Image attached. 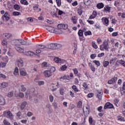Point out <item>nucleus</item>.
Returning a JSON list of instances; mask_svg holds the SVG:
<instances>
[{
	"mask_svg": "<svg viewBox=\"0 0 125 125\" xmlns=\"http://www.w3.org/2000/svg\"><path fill=\"white\" fill-rule=\"evenodd\" d=\"M83 112L84 114V116H88L89 114V106H85L83 107Z\"/></svg>",
	"mask_w": 125,
	"mask_h": 125,
	"instance_id": "obj_6",
	"label": "nucleus"
},
{
	"mask_svg": "<svg viewBox=\"0 0 125 125\" xmlns=\"http://www.w3.org/2000/svg\"><path fill=\"white\" fill-rule=\"evenodd\" d=\"M43 74L45 78H49L50 77H51V76H52V72H51V71L48 70H45L43 72Z\"/></svg>",
	"mask_w": 125,
	"mask_h": 125,
	"instance_id": "obj_8",
	"label": "nucleus"
},
{
	"mask_svg": "<svg viewBox=\"0 0 125 125\" xmlns=\"http://www.w3.org/2000/svg\"><path fill=\"white\" fill-rule=\"evenodd\" d=\"M114 108V105L111 103H106L104 106V109H113Z\"/></svg>",
	"mask_w": 125,
	"mask_h": 125,
	"instance_id": "obj_7",
	"label": "nucleus"
},
{
	"mask_svg": "<svg viewBox=\"0 0 125 125\" xmlns=\"http://www.w3.org/2000/svg\"><path fill=\"white\" fill-rule=\"evenodd\" d=\"M97 7L99 9H101V8H103V7H104V4H103V3H99L97 5Z\"/></svg>",
	"mask_w": 125,
	"mask_h": 125,
	"instance_id": "obj_30",
	"label": "nucleus"
},
{
	"mask_svg": "<svg viewBox=\"0 0 125 125\" xmlns=\"http://www.w3.org/2000/svg\"><path fill=\"white\" fill-rule=\"evenodd\" d=\"M2 60L3 61H4V63H6V64H7L9 60L8 57H7V56H5L2 58Z\"/></svg>",
	"mask_w": 125,
	"mask_h": 125,
	"instance_id": "obj_33",
	"label": "nucleus"
},
{
	"mask_svg": "<svg viewBox=\"0 0 125 125\" xmlns=\"http://www.w3.org/2000/svg\"><path fill=\"white\" fill-rule=\"evenodd\" d=\"M58 6H61V0H56Z\"/></svg>",
	"mask_w": 125,
	"mask_h": 125,
	"instance_id": "obj_52",
	"label": "nucleus"
},
{
	"mask_svg": "<svg viewBox=\"0 0 125 125\" xmlns=\"http://www.w3.org/2000/svg\"><path fill=\"white\" fill-rule=\"evenodd\" d=\"M13 15L14 16H18V15H20V12H14L13 13Z\"/></svg>",
	"mask_w": 125,
	"mask_h": 125,
	"instance_id": "obj_57",
	"label": "nucleus"
},
{
	"mask_svg": "<svg viewBox=\"0 0 125 125\" xmlns=\"http://www.w3.org/2000/svg\"><path fill=\"white\" fill-rule=\"evenodd\" d=\"M90 2V1L89 0H83V3L85 4V5H88Z\"/></svg>",
	"mask_w": 125,
	"mask_h": 125,
	"instance_id": "obj_47",
	"label": "nucleus"
},
{
	"mask_svg": "<svg viewBox=\"0 0 125 125\" xmlns=\"http://www.w3.org/2000/svg\"><path fill=\"white\" fill-rule=\"evenodd\" d=\"M26 19L27 20V22H33L34 21V20L33 19V18H32V17L27 18Z\"/></svg>",
	"mask_w": 125,
	"mask_h": 125,
	"instance_id": "obj_54",
	"label": "nucleus"
},
{
	"mask_svg": "<svg viewBox=\"0 0 125 125\" xmlns=\"http://www.w3.org/2000/svg\"><path fill=\"white\" fill-rule=\"evenodd\" d=\"M93 63H94L98 67L100 66L101 63H100V62L99 61L94 60L93 61Z\"/></svg>",
	"mask_w": 125,
	"mask_h": 125,
	"instance_id": "obj_36",
	"label": "nucleus"
},
{
	"mask_svg": "<svg viewBox=\"0 0 125 125\" xmlns=\"http://www.w3.org/2000/svg\"><path fill=\"white\" fill-rule=\"evenodd\" d=\"M13 43L16 46H19V45H23L26 44L27 45H30L32 42H27L24 41L23 39H18L13 41Z\"/></svg>",
	"mask_w": 125,
	"mask_h": 125,
	"instance_id": "obj_1",
	"label": "nucleus"
},
{
	"mask_svg": "<svg viewBox=\"0 0 125 125\" xmlns=\"http://www.w3.org/2000/svg\"><path fill=\"white\" fill-rule=\"evenodd\" d=\"M96 15H97V12H96L95 11H94L92 15L89 17V19H93L94 18H95V17H96Z\"/></svg>",
	"mask_w": 125,
	"mask_h": 125,
	"instance_id": "obj_22",
	"label": "nucleus"
},
{
	"mask_svg": "<svg viewBox=\"0 0 125 125\" xmlns=\"http://www.w3.org/2000/svg\"><path fill=\"white\" fill-rule=\"evenodd\" d=\"M78 13L79 15H82L83 14V10L81 8L78 9Z\"/></svg>",
	"mask_w": 125,
	"mask_h": 125,
	"instance_id": "obj_55",
	"label": "nucleus"
},
{
	"mask_svg": "<svg viewBox=\"0 0 125 125\" xmlns=\"http://www.w3.org/2000/svg\"><path fill=\"white\" fill-rule=\"evenodd\" d=\"M73 71L75 75H77L78 73H79V71H78V69L77 68L73 69Z\"/></svg>",
	"mask_w": 125,
	"mask_h": 125,
	"instance_id": "obj_64",
	"label": "nucleus"
},
{
	"mask_svg": "<svg viewBox=\"0 0 125 125\" xmlns=\"http://www.w3.org/2000/svg\"><path fill=\"white\" fill-rule=\"evenodd\" d=\"M71 20L73 23V24H77V21L78 20V18L76 16H72L71 18Z\"/></svg>",
	"mask_w": 125,
	"mask_h": 125,
	"instance_id": "obj_23",
	"label": "nucleus"
},
{
	"mask_svg": "<svg viewBox=\"0 0 125 125\" xmlns=\"http://www.w3.org/2000/svg\"><path fill=\"white\" fill-rule=\"evenodd\" d=\"M7 64V63H6H6L3 62H0V68H5Z\"/></svg>",
	"mask_w": 125,
	"mask_h": 125,
	"instance_id": "obj_32",
	"label": "nucleus"
},
{
	"mask_svg": "<svg viewBox=\"0 0 125 125\" xmlns=\"http://www.w3.org/2000/svg\"><path fill=\"white\" fill-rule=\"evenodd\" d=\"M56 68H55V67L54 66H52L50 69L49 70V71H50V72H51L52 73H53L54 72H55V70H56Z\"/></svg>",
	"mask_w": 125,
	"mask_h": 125,
	"instance_id": "obj_58",
	"label": "nucleus"
},
{
	"mask_svg": "<svg viewBox=\"0 0 125 125\" xmlns=\"http://www.w3.org/2000/svg\"><path fill=\"white\" fill-rule=\"evenodd\" d=\"M3 115L6 117V118L9 119L11 121L13 120V115L10 111H4Z\"/></svg>",
	"mask_w": 125,
	"mask_h": 125,
	"instance_id": "obj_3",
	"label": "nucleus"
},
{
	"mask_svg": "<svg viewBox=\"0 0 125 125\" xmlns=\"http://www.w3.org/2000/svg\"><path fill=\"white\" fill-rule=\"evenodd\" d=\"M49 100L50 102H53V101L54 100V97L53 96H52V95H50L49 96Z\"/></svg>",
	"mask_w": 125,
	"mask_h": 125,
	"instance_id": "obj_53",
	"label": "nucleus"
},
{
	"mask_svg": "<svg viewBox=\"0 0 125 125\" xmlns=\"http://www.w3.org/2000/svg\"><path fill=\"white\" fill-rule=\"evenodd\" d=\"M26 105H27V102H23L21 105V109L24 110Z\"/></svg>",
	"mask_w": 125,
	"mask_h": 125,
	"instance_id": "obj_25",
	"label": "nucleus"
},
{
	"mask_svg": "<svg viewBox=\"0 0 125 125\" xmlns=\"http://www.w3.org/2000/svg\"><path fill=\"white\" fill-rule=\"evenodd\" d=\"M14 8L16 10H19V9H20V6H19L18 4H15L14 5Z\"/></svg>",
	"mask_w": 125,
	"mask_h": 125,
	"instance_id": "obj_43",
	"label": "nucleus"
},
{
	"mask_svg": "<svg viewBox=\"0 0 125 125\" xmlns=\"http://www.w3.org/2000/svg\"><path fill=\"white\" fill-rule=\"evenodd\" d=\"M2 20H6V21H8V20L10 19V16L9 15L8 13L6 12L2 17Z\"/></svg>",
	"mask_w": 125,
	"mask_h": 125,
	"instance_id": "obj_9",
	"label": "nucleus"
},
{
	"mask_svg": "<svg viewBox=\"0 0 125 125\" xmlns=\"http://www.w3.org/2000/svg\"><path fill=\"white\" fill-rule=\"evenodd\" d=\"M116 61H117V58L116 57L112 58L110 60L109 63L110 64H111V65H114Z\"/></svg>",
	"mask_w": 125,
	"mask_h": 125,
	"instance_id": "obj_21",
	"label": "nucleus"
},
{
	"mask_svg": "<svg viewBox=\"0 0 125 125\" xmlns=\"http://www.w3.org/2000/svg\"><path fill=\"white\" fill-rule=\"evenodd\" d=\"M120 2H121L119 0L115 1L114 5L116 6V7H119V6H120V5L121 4Z\"/></svg>",
	"mask_w": 125,
	"mask_h": 125,
	"instance_id": "obj_34",
	"label": "nucleus"
},
{
	"mask_svg": "<svg viewBox=\"0 0 125 125\" xmlns=\"http://www.w3.org/2000/svg\"><path fill=\"white\" fill-rule=\"evenodd\" d=\"M25 55H26L27 56H33V55H35V53L31 52V51H28L25 52Z\"/></svg>",
	"mask_w": 125,
	"mask_h": 125,
	"instance_id": "obj_29",
	"label": "nucleus"
},
{
	"mask_svg": "<svg viewBox=\"0 0 125 125\" xmlns=\"http://www.w3.org/2000/svg\"><path fill=\"white\" fill-rule=\"evenodd\" d=\"M46 48H49V49H56L55 46V43H51L46 47Z\"/></svg>",
	"mask_w": 125,
	"mask_h": 125,
	"instance_id": "obj_16",
	"label": "nucleus"
},
{
	"mask_svg": "<svg viewBox=\"0 0 125 125\" xmlns=\"http://www.w3.org/2000/svg\"><path fill=\"white\" fill-rule=\"evenodd\" d=\"M13 96V92H10L8 94V97H12Z\"/></svg>",
	"mask_w": 125,
	"mask_h": 125,
	"instance_id": "obj_62",
	"label": "nucleus"
},
{
	"mask_svg": "<svg viewBox=\"0 0 125 125\" xmlns=\"http://www.w3.org/2000/svg\"><path fill=\"white\" fill-rule=\"evenodd\" d=\"M102 96H103V90L101 89L100 90H97L96 92V97L98 98L99 100H102Z\"/></svg>",
	"mask_w": 125,
	"mask_h": 125,
	"instance_id": "obj_4",
	"label": "nucleus"
},
{
	"mask_svg": "<svg viewBox=\"0 0 125 125\" xmlns=\"http://www.w3.org/2000/svg\"><path fill=\"white\" fill-rule=\"evenodd\" d=\"M54 61L56 63H61V59L58 58V57H55L54 59Z\"/></svg>",
	"mask_w": 125,
	"mask_h": 125,
	"instance_id": "obj_31",
	"label": "nucleus"
},
{
	"mask_svg": "<svg viewBox=\"0 0 125 125\" xmlns=\"http://www.w3.org/2000/svg\"><path fill=\"white\" fill-rule=\"evenodd\" d=\"M78 35L79 37H83V31L82 30H80L78 32Z\"/></svg>",
	"mask_w": 125,
	"mask_h": 125,
	"instance_id": "obj_45",
	"label": "nucleus"
},
{
	"mask_svg": "<svg viewBox=\"0 0 125 125\" xmlns=\"http://www.w3.org/2000/svg\"><path fill=\"white\" fill-rule=\"evenodd\" d=\"M104 11H106L107 12H110L111 7L109 5H105L104 7Z\"/></svg>",
	"mask_w": 125,
	"mask_h": 125,
	"instance_id": "obj_24",
	"label": "nucleus"
},
{
	"mask_svg": "<svg viewBox=\"0 0 125 125\" xmlns=\"http://www.w3.org/2000/svg\"><path fill=\"white\" fill-rule=\"evenodd\" d=\"M58 29H60L61 30H66L68 29V24H59L57 26Z\"/></svg>",
	"mask_w": 125,
	"mask_h": 125,
	"instance_id": "obj_5",
	"label": "nucleus"
},
{
	"mask_svg": "<svg viewBox=\"0 0 125 125\" xmlns=\"http://www.w3.org/2000/svg\"><path fill=\"white\" fill-rule=\"evenodd\" d=\"M20 75L21 76H23V77L26 76V75H27V72H26V71L21 68L20 69Z\"/></svg>",
	"mask_w": 125,
	"mask_h": 125,
	"instance_id": "obj_18",
	"label": "nucleus"
},
{
	"mask_svg": "<svg viewBox=\"0 0 125 125\" xmlns=\"http://www.w3.org/2000/svg\"><path fill=\"white\" fill-rule=\"evenodd\" d=\"M56 49H59L62 47V45L58 43H55Z\"/></svg>",
	"mask_w": 125,
	"mask_h": 125,
	"instance_id": "obj_40",
	"label": "nucleus"
},
{
	"mask_svg": "<svg viewBox=\"0 0 125 125\" xmlns=\"http://www.w3.org/2000/svg\"><path fill=\"white\" fill-rule=\"evenodd\" d=\"M45 29L50 33H55V28L52 26H46Z\"/></svg>",
	"mask_w": 125,
	"mask_h": 125,
	"instance_id": "obj_11",
	"label": "nucleus"
},
{
	"mask_svg": "<svg viewBox=\"0 0 125 125\" xmlns=\"http://www.w3.org/2000/svg\"><path fill=\"white\" fill-rule=\"evenodd\" d=\"M78 108H82L83 107V102L82 101H79L77 104Z\"/></svg>",
	"mask_w": 125,
	"mask_h": 125,
	"instance_id": "obj_46",
	"label": "nucleus"
},
{
	"mask_svg": "<svg viewBox=\"0 0 125 125\" xmlns=\"http://www.w3.org/2000/svg\"><path fill=\"white\" fill-rule=\"evenodd\" d=\"M2 45L4 46L7 45V42H6V40H3L2 41Z\"/></svg>",
	"mask_w": 125,
	"mask_h": 125,
	"instance_id": "obj_56",
	"label": "nucleus"
},
{
	"mask_svg": "<svg viewBox=\"0 0 125 125\" xmlns=\"http://www.w3.org/2000/svg\"><path fill=\"white\" fill-rule=\"evenodd\" d=\"M13 74L15 76H18L19 75V69H18V67H16L15 68Z\"/></svg>",
	"mask_w": 125,
	"mask_h": 125,
	"instance_id": "obj_26",
	"label": "nucleus"
},
{
	"mask_svg": "<svg viewBox=\"0 0 125 125\" xmlns=\"http://www.w3.org/2000/svg\"><path fill=\"white\" fill-rule=\"evenodd\" d=\"M92 45L93 47L94 48H95V49H97L98 48V46H97V45H96L95 42H92Z\"/></svg>",
	"mask_w": 125,
	"mask_h": 125,
	"instance_id": "obj_42",
	"label": "nucleus"
},
{
	"mask_svg": "<svg viewBox=\"0 0 125 125\" xmlns=\"http://www.w3.org/2000/svg\"><path fill=\"white\" fill-rule=\"evenodd\" d=\"M21 91L24 92L26 90V88L24 87L23 85H21Z\"/></svg>",
	"mask_w": 125,
	"mask_h": 125,
	"instance_id": "obj_51",
	"label": "nucleus"
},
{
	"mask_svg": "<svg viewBox=\"0 0 125 125\" xmlns=\"http://www.w3.org/2000/svg\"><path fill=\"white\" fill-rule=\"evenodd\" d=\"M7 86H8V83L7 82L0 83V89H3V88L7 87Z\"/></svg>",
	"mask_w": 125,
	"mask_h": 125,
	"instance_id": "obj_10",
	"label": "nucleus"
},
{
	"mask_svg": "<svg viewBox=\"0 0 125 125\" xmlns=\"http://www.w3.org/2000/svg\"><path fill=\"white\" fill-rule=\"evenodd\" d=\"M100 49L102 51H104V50L108 51L109 50V43L106 41L104 42L103 44L100 45Z\"/></svg>",
	"mask_w": 125,
	"mask_h": 125,
	"instance_id": "obj_2",
	"label": "nucleus"
},
{
	"mask_svg": "<svg viewBox=\"0 0 125 125\" xmlns=\"http://www.w3.org/2000/svg\"><path fill=\"white\" fill-rule=\"evenodd\" d=\"M84 35L85 36H91V35H92V33H91V31H88L84 32Z\"/></svg>",
	"mask_w": 125,
	"mask_h": 125,
	"instance_id": "obj_41",
	"label": "nucleus"
},
{
	"mask_svg": "<svg viewBox=\"0 0 125 125\" xmlns=\"http://www.w3.org/2000/svg\"><path fill=\"white\" fill-rule=\"evenodd\" d=\"M94 122V121L92 119V117H89V123L90 125H92L93 123Z\"/></svg>",
	"mask_w": 125,
	"mask_h": 125,
	"instance_id": "obj_49",
	"label": "nucleus"
},
{
	"mask_svg": "<svg viewBox=\"0 0 125 125\" xmlns=\"http://www.w3.org/2000/svg\"><path fill=\"white\" fill-rule=\"evenodd\" d=\"M119 101H120V100H119L118 99H115L114 101V104L116 107H118V104L119 103Z\"/></svg>",
	"mask_w": 125,
	"mask_h": 125,
	"instance_id": "obj_50",
	"label": "nucleus"
},
{
	"mask_svg": "<svg viewBox=\"0 0 125 125\" xmlns=\"http://www.w3.org/2000/svg\"><path fill=\"white\" fill-rule=\"evenodd\" d=\"M72 88L73 90H74V91H75V92H79L80 91H81V90H79V89H78V87H77V86L73 85L72 86Z\"/></svg>",
	"mask_w": 125,
	"mask_h": 125,
	"instance_id": "obj_27",
	"label": "nucleus"
},
{
	"mask_svg": "<svg viewBox=\"0 0 125 125\" xmlns=\"http://www.w3.org/2000/svg\"><path fill=\"white\" fill-rule=\"evenodd\" d=\"M20 2L21 3L24 4V5H28V4H29V3H28L26 0H21Z\"/></svg>",
	"mask_w": 125,
	"mask_h": 125,
	"instance_id": "obj_35",
	"label": "nucleus"
},
{
	"mask_svg": "<svg viewBox=\"0 0 125 125\" xmlns=\"http://www.w3.org/2000/svg\"><path fill=\"white\" fill-rule=\"evenodd\" d=\"M15 48L16 50L18 51V52H20L21 53H22V52H24V49L20 47L19 46H16Z\"/></svg>",
	"mask_w": 125,
	"mask_h": 125,
	"instance_id": "obj_19",
	"label": "nucleus"
},
{
	"mask_svg": "<svg viewBox=\"0 0 125 125\" xmlns=\"http://www.w3.org/2000/svg\"><path fill=\"white\" fill-rule=\"evenodd\" d=\"M4 104H5V100L0 95V105H4Z\"/></svg>",
	"mask_w": 125,
	"mask_h": 125,
	"instance_id": "obj_17",
	"label": "nucleus"
},
{
	"mask_svg": "<svg viewBox=\"0 0 125 125\" xmlns=\"http://www.w3.org/2000/svg\"><path fill=\"white\" fill-rule=\"evenodd\" d=\"M102 20L105 26H108L109 25V20L107 18L104 17L102 19Z\"/></svg>",
	"mask_w": 125,
	"mask_h": 125,
	"instance_id": "obj_12",
	"label": "nucleus"
},
{
	"mask_svg": "<svg viewBox=\"0 0 125 125\" xmlns=\"http://www.w3.org/2000/svg\"><path fill=\"white\" fill-rule=\"evenodd\" d=\"M118 121H121V122H125V118L122 116H119L117 117Z\"/></svg>",
	"mask_w": 125,
	"mask_h": 125,
	"instance_id": "obj_38",
	"label": "nucleus"
},
{
	"mask_svg": "<svg viewBox=\"0 0 125 125\" xmlns=\"http://www.w3.org/2000/svg\"><path fill=\"white\" fill-rule=\"evenodd\" d=\"M58 11V9H54L51 12V15L53 17L54 16H57V12Z\"/></svg>",
	"mask_w": 125,
	"mask_h": 125,
	"instance_id": "obj_14",
	"label": "nucleus"
},
{
	"mask_svg": "<svg viewBox=\"0 0 125 125\" xmlns=\"http://www.w3.org/2000/svg\"><path fill=\"white\" fill-rule=\"evenodd\" d=\"M42 68H49L50 67V64L46 62H44L42 64Z\"/></svg>",
	"mask_w": 125,
	"mask_h": 125,
	"instance_id": "obj_15",
	"label": "nucleus"
},
{
	"mask_svg": "<svg viewBox=\"0 0 125 125\" xmlns=\"http://www.w3.org/2000/svg\"><path fill=\"white\" fill-rule=\"evenodd\" d=\"M0 79H2L3 80H5L6 79V76L5 75L0 73Z\"/></svg>",
	"mask_w": 125,
	"mask_h": 125,
	"instance_id": "obj_44",
	"label": "nucleus"
},
{
	"mask_svg": "<svg viewBox=\"0 0 125 125\" xmlns=\"http://www.w3.org/2000/svg\"><path fill=\"white\" fill-rule=\"evenodd\" d=\"M27 116L28 117H32V116H33V113L31 111H28L27 113Z\"/></svg>",
	"mask_w": 125,
	"mask_h": 125,
	"instance_id": "obj_63",
	"label": "nucleus"
},
{
	"mask_svg": "<svg viewBox=\"0 0 125 125\" xmlns=\"http://www.w3.org/2000/svg\"><path fill=\"white\" fill-rule=\"evenodd\" d=\"M67 68H68V67L65 65H62L61 67V70L62 71H65L67 69Z\"/></svg>",
	"mask_w": 125,
	"mask_h": 125,
	"instance_id": "obj_48",
	"label": "nucleus"
},
{
	"mask_svg": "<svg viewBox=\"0 0 125 125\" xmlns=\"http://www.w3.org/2000/svg\"><path fill=\"white\" fill-rule=\"evenodd\" d=\"M39 8V4H36L33 6L34 10H37Z\"/></svg>",
	"mask_w": 125,
	"mask_h": 125,
	"instance_id": "obj_60",
	"label": "nucleus"
},
{
	"mask_svg": "<svg viewBox=\"0 0 125 125\" xmlns=\"http://www.w3.org/2000/svg\"><path fill=\"white\" fill-rule=\"evenodd\" d=\"M11 34H3V37H5L6 39H10V38H11Z\"/></svg>",
	"mask_w": 125,
	"mask_h": 125,
	"instance_id": "obj_37",
	"label": "nucleus"
},
{
	"mask_svg": "<svg viewBox=\"0 0 125 125\" xmlns=\"http://www.w3.org/2000/svg\"><path fill=\"white\" fill-rule=\"evenodd\" d=\"M18 65L20 68L23 67V66H24V62H23V60H22L21 59H19L18 60Z\"/></svg>",
	"mask_w": 125,
	"mask_h": 125,
	"instance_id": "obj_13",
	"label": "nucleus"
},
{
	"mask_svg": "<svg viewBox=\"0 0 125 125\" xmlns=\"http://www.w3.org/2000/svg\"><path fill=\"white\" fill-rule=\"evenodd\" d=\"M109 63L110 62H109L108 61H104L103 62L104 67L105 68H106V67H108Z\"/></svg>",
	"mask_w": 125,
	"mask_h": 125,
	"instance_id": "obj_28",
	"label": "nucleus"
},
{
	"mask_svg": "<svg viewBox=\"0 0 125 125\" xmlns=\"http://www.w3.org/2000/svg\"><path fill=\"white\" fill-rule=\"evenodd\" d=\"M37 47H38L39 49H45V48H46V47L43 45H38Z\"/></svg>",
	"mask_w": 125,
	"mask_h": 125,
	"instance_id": "obj_39",
	"label": "nucleus"
},
{
	"mask_svg": "<svg viewBox=\"0 0 125 125\" xmlns=\"http://www.w3.org/2000/svg\"><path fill=\"white\" fill-rule=\"evenodd\" d=\"M63 33V30L59 28H55L54 34H62Z\"/></svg>",
	"mask_w": 125,
	"mask_h": 125,
	"instance_id": "obj_20",
	"label": "nucleus"
},
{
	"mask_svg": "<svg viewBox=\"0 0 125 125\" xmlns=\"http://www.w3.org/2000/svg\"><path fill=\"white\" fill-rule=\"evenodd\" d=\"M22 116V113L21 112L19 111L17 114V116L18 117V119H20V117Z\"/></svg>",
	"mask_w": 125,
	"mask_h": 125,
	"instance_id": "obj_59",
	"label": "nucleus"
},
{
	"mask_svg": "<svg viewBox=\"0 0 125 125\" xmlns=\"http://www.w3.org/2000/svg\"><path fill=\"white\" fill-rule=\"evenodd\" d=\"M60 93L61 95H64V89L61 88L60 90Z\"/></svg>",
	"mask_w": 125,
	"mask_h": 125,
	"instance_id": "obj_61",
	"label": "nucleus"
}]
</instances>
